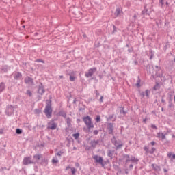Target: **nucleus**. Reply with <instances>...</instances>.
Returning a JSON list of instances; mask_svg holds the SVG:
<instances>
[{
    "label": "nucleus",
    "instance_id": "nucleus-1",
    "mask_svg": "<svg viewBox=\"0 0 175 175\" xmlns=\"http://www.w3.org/2000/svg\"><path fill=\"white\" fill-rule=\"evenodd\" d=\"M144 66L146 69L147 73L152 75L154 78L161 77V72H162L161 67L158 66H155L154 67L149 63H148L146 65H144Z\"/></svg>",
    "mask_w": 175,
    "mask_h": 175
},
{
    "label": "nucleus",
    "instance_id": "nucleus-2",
    "mask_svg": "<svg viewBox=\"0 0 175 175\" xmlns=\"http://www.w3.org/2000/svg\"><path fill=\"white\" fill-rule=\"evenodd\" d=\"M53 97L51 96H49V100H46V107L44 110V113L46 116V118H51L53 116V109H51V100Z\"/></svg>",
    "mask_w": 175,
    "mask_h": 175
},
{
    "label": "nucleus",
    "instance_id": "nucleus-3",
    "mask_svg": "<svg viewBox=\"0 0 175 175\" xmlns=\"http://www.w3.org/2000/svg\"><path fill=\"white\" fill-rule=\"evenodd\" d=\"M33 160L36 161V163H38V165H42V166H47L49 163L48 160L43 157L42 154H36L33 155Z\"/></svg>",
    "mask_w": 175,
    "mask_h": 175
},
{
    "label": "nucleus",
    "instance_id": "nucleus-4",
    "mask_svg": "<svg viewBox=\"0 0 175 175\" xmlns=\"http://www.w3.org/2000/svg\"><path fill=\"white\" fill-rule=\"evenodd\" d=\"M83 122H85L88 129V131L92 132V131H91V129L94 128V123L92 122V118H91V117H90V116H87L83 118Z\"/></svg>",
    "mask_w": 175,
    "mask_h": 175
},
{
    "label": "nucleus",
    "instance_id": "nucleus-5",
    "mask_svg": "<svg viewBox=\"0 0 175 175\" xmlns=\"http://www.w3.org/2000/svg\"><path fill=\"white\" fill-rule=\"evenodd\" d=\"M111 140V142L115 146V148L113 147V148H114L116 151H118V150H120V148H122V147L124 146V144L122 143V141L117 140V139L116 138V136H113Z\"/></svg>",
    "mask_w": 175,
    "mask_h": 175
},
{
    "label": "nucleus",
    "instance_id": "nucleus-6",
    "mask_svg": "<svg viewBox=\"0 0 175 175\" xmlns=\"http://www.w3.org/2000/svg\"><path fill=\"white\" fill-rule=\"evenodd\" d=\"M32 159V157H25L23 159V165H24L25 166H28V165H35L36 163V162L31 161Z\"/></svg>",
    "mask_w": 175,
    "mask_h": 175
},
{
    "label": "nucleus",
    "instance_id": "nucleus-7",
    "mask_svg": "<svg viewBox=\"0 0 175 175\" xmlns=\"http://www.w3.org/2000/svg\"><path fill=\"white\" fill-rule=\"evenodd\" d=\"M5 113L6 116H12V114L14 113V106L12 105H8L6 107Z\"/></svg>",
    "mask_w": 175,
    "mask_h": 175
},
{
    "label": "nucleus",
    "instance_id": "nucleus-8",
    "mask_svg": "<svg viewBox=\"0 0 175 175\" xmlns=\"http://www.w3.org/2000/svg\"><path fill=\"white\" fill-rule=\"evenodd\" d=\"M96 70H98L96 67L90 68L88 70V72H85V77H91L94 75V73H95V72H96Z\"/></svg>",
    "mask_w": 175,
    "mask_h": 175
},
{
    "label": "nucleus",
    "instance_id": "nucleus-9",
    "mask_svg": "<svg viewBox=\"0 0 175 175\" xmlns=\"http://www.w3.org/2000/svg\"><path fill=\"white\" fill-rule=\"evenodd\" d=\"M107 128L109 135H114V124L113 123H108Z\"/></svg>",
    "mask_w": 175,
    "mask_h": 175
},
{
    "label": "nucleus",
    "instance_id": "nucleus-10",
    "mask_svg": "<svg viewBox=\"0 0 175 175\" xmlns=\"http://www.w3.org/2000/svg\"><path fill=\"white\" fill-rule=\"evenodd\" d=\"M93 159H94L96 163H100H100L102 164L103 157L96 154L93 157Z\"/></svg>",
    "mask_w": 175,
    "mask_h": 175
},
{
    "label": "nucleus",
    "instance_id": "nucleus-11",
    "mask_svg": "<svg viewBox=\"0 0 175 175\" xmlns=\"http://www.w3.org/2000/svg\"><path fill=\"white\" fill-rule=\"evenodd\" d=\"M25 84H30L33 85V79L31 77H26L24 80Z\"/></svg>",
    "mask_w": 175,
    "mask_h": 175
},
{
    "label": "nucleus",
    "instance_id": "nucleus-12",
    "mask_svg": "<svg viewBox=\"0 0 175 175\" xmlns=\"http://www.w3.org/2000/svg\"><path fill=\"white\" fill-rule=\"evenodd\" d=\"M44 92H46V90H44V86H43V83H40L38 86V93L40 94V95H43Z\"/></svg>",
    "mask_w": 175,
    "mask_h": 175
},
{
    "label": "nucleus",
    "instance_id": "nucleus-13",
    "mask_svg": "<svg viewBox=\"0 0 175 175\" xmlns=\"http://www.w3.org/2000/svg\"><path fill=\"white\" fill-rule=\"evenodd\" d=\"M116 152V150L109 149L107 151V157L110 158V159H113V154Z\"/></svg>",
    "mask_w": 175,
    "mask_h": 175
},
{
    "label": "nucleus",
    "instance_id": "nucleus-14",
    "mask_svg": "<svg viewBox=\"0 0 175 175\" xmlns=\"http://www.w3.org/2000/svg\"><path fill=\"white\" fill-rule=\"evenodd\" d=\"M9 70V66L8 65H4L0 68V73H8Z\"/></svg>",
    "mask_w": 175,
    "mask_h": 175
},
{
    "label": "nucleus",
    "instance_id": "nucleus-15",
    "mask_svg": "<svg viewBox=\"0 0 175 175\" xmlns=\"http://www.w3.org/2000/svg\"><path fill=\"white\" fill-rule=\"evenodd\" d=\"M98 144H99V139L98 140L94 139L90 142L91 147H92L93 148H95V147H96V146H98Z\"/></svg>",
    "mask_w": 175,
    "mask_h": 175
},
{
    "label": "nucleus",
    "instance_id": "nucleus-16",
    "mask_svg": "<svg viewBox=\"0 0 175 175\" xmlns=\"http://www.w3.org/2000/svg\"><path fill=\"white\" fill-rule=\"evenodd\" d=\"M23 77V74L20 72H16L14 74V80H18L19 79H21Z\"/></svg>",
    "mask_w": 175,
    "mask_h": 175
},
{
    "label": "nucleus",
    "instance_id": "nucleus-17",
    "mask_svg": "<svg viewBox=\"0 0 175 175\" xmlns=\"http://www.w3.org/2000/svg\"><path fill=\"white\" fill-rule=\"evenodd\" d=\"M157 137L161 139V140H166L165 135L163 133L159 132L157 133Z\"/></svg>",
    "mask_w": 175,
    "mask_h": 175
},
{
    "label": "nucleus",
    "instance_id": "nucleus-18",
    "mask_svg": "<svg viewBox=\"0 0 175 175\" xmlns=\"http://www.w3.org/2000/svg\"><path fill=\"white\" fill-rule=\"evenodd\" d=\"M151 167L153 170H154L155 172H161V166L157 164H152Z\"/></svg>",
    "mask_w": 175,
    "mask_h": 175
},
{
    "label": "nucleus",
    "instance_id": "nucleus-19",
    "mask_svg": "<svg viewBox=\"0 0 175 175\" xmlns=\"http://www.w3.org/2000/svg\"><path fill=\"white\" fill-rule=\"evenodd\" d=\"M57 116H59L60 117H64V118H66V112L64 110H61L58 112Z\"/></svg>",
    "mask_w": 175,
    "mask_h": 175
},
{
    "label": "nucleus",
    "instance_id": "nucleus-20",
    "mask_svg": "<svg viewBox=\"0 0 175 175\" xmlns=\"http://www.w3.org/2000/svg\"><path fill=\"white\" fill-rule=\"evenodd\" d=\"M133 162V163H136V165H137V162H139V159L133 157V156H131V159H130V162Z\"/></svg>",
    "mask_w": 175,
    "mask_h": 175
},
{
    "label": "nucleus",
    "instance_id": "nucleus-21",
    "mask_svg": "<svg viewBox=\"0 0 175 175\" xmlns=\"http://www.w3.org/2000/svg\"><path fill=\"white\" fill-rule=\"evenodd\" d=\"M174 105H173V98H169L168 100V107L169 109H172V107H174Z\"/></svg>",
    "mask_w": 175,
    "mask_h": 175
},
{
    "label": "nucleus",
    "instance_id": "nucleus-22",
    "mask_svg": "<svg viewBox=\"0 0 175 175\" xmlns=\"http://www.w3.org/2000/svg\"><path fill=\"white\" fill-rule=\"evenodd\" d=\"M123 158L126 159V163H128V162H131V157L129 156V154H123Z\"/></svg>",
    "mask_w": 175,
    "mask_h": 175
},
{
    "label": "nucleus",
    "instance_id": "nucleus-23",
    "mask_svg": "<svg viewBox=\"0 0 175 175\" xmlns=\"http://www.w3.org/2000/svg\"><path fill=\"white\" fill-rule=\"evenodd\" d=\"M5 88H6V85L5 83L1 82L0 83V94L5 90Z\"/></svg>",
    "mask_w": 175,
    "mask_h": 175
},
{
    "label": "nucleus",
    "instance_id": "nucleus-24",
    "mask_svg": "<svg viewBox=\"0 0 175 175\" xmlns=\"http://www.w3.org/2000/svg\"><path fill=\"white\" fill-rule=\"evenodd\" d=\"M146 14L147 15H150V12H148V8H146V6L144 7V10H142V16H146Z\"/></svg>",
    "mask_w": 175,
    "mask_h": 175
},
{
    "label": "nucleus",
    "instance_id": "nucleus-25",
    "mask_svg": "<svg viewBox=\"0 0 175 175\" xmlns=\"http://www.w3.org/2000/svg\"><path fill=\"white\" fill-rule=\"evenodd\" d=\"M120 15H121V9L116 8L115 11V16H116V17H118Z\"/></svg>",
    "mask_w": 175,
    "mask_h": 175
},
{
    "label": "nucleus",
    "instance_id": "nucleus-26",
    "mask_svg": "<svg viewBox=\"0 0 175 175\" xmlns=\"http://www.w3.org/2000/svg\"><path fill=\"white\" fill-rule=\"evenodd\" d=\"M49 129H52V131H54V129H57V123L53 122V123L51 124Z\"/></svg>",
    "mask_w": 175,
    "mask_h": 175
},
{
    "label": "nucleus",
    "instance_id": "nucleus-27",
    "mask_svg": "<svg viewBox=\"0 0 175 175\" xmlns=\"http://www.w3.org/2000/svg\"><path fill=\"white\" fill-rule=\"evenodd\" d=\"M170 48V44H169V42H166L163 48V50L164 51H166L168 49Z\"/></svg>",
    "mask_w": 175,
    "mask_h": 175
},
{
    "label": "nucleus",
    "instance_id": "nucleus-28",
    "mask_svg": "<svg viewBox=\"0 0 175 175\" xmlns=\"http://www.w3.org/2000/svg\"><path fill=\"white\" fill-rule=\"evenodd\" d=\"M161 96V103L162 106H166V100H165V94Z\"/></svg>",
    "mask_w": 175,
    "mask_h": 175
},
{
    "label": "nucleus",
    "instance_id": "nucleus-29",
    "mask_svg": "<svg viewBox=\"0 0 175 175\" xmlns=\"http://www.w3.org/2000/svg\"><path fill=\"white\" fill-rule=\"evenodd\" d=\"M149 54H150L149 59H152V58H154V51H152V49H150L149 51Z\"/></svg>",
    "mask_w": 175,
    "mask_h": 175
},
{
    "label": "nucleus",
    "instance_id": "nucleus-30",
    "mask_svg": "<svg viewBox=\"0 0 175 175\" xmlns=\"http://www.w3.org/2000/svg\"><path fill=\"white\" fill-rule=\"evenodd\" d=\"M66 122L68 126H70V125H72V124L70 123L72 122V120H70V118H67Z\"/></svg>",
    "mask_w": 175,
    "mask_h": 175
},
{
    "label": "nucleus",
    "instance_id": "nucleus-31",
    "mask_svg": "<svg viewBox=\"0 0 175 175\" xmlns=\"http://www.w3.org/2000/svg\"><path fill=\"white\" fill-rule=\"evenodd\" d=\"M151 93V92L149 90H146L145 91V96L148 99V98H150V94Z\"/></svg>",
    "mask_w": 175,
    "mask_h": 175
},
{
    "label": "nucleus",
    "instance_id": "nucleus-32",
    "mask_svg": "<svg viewBox=\"0 0 175 175\" xmlns=\"http://www.w3.org/2000/svg\"><path fill=\"white\" fill-rule=\"evenodd\" d=\"M140 82H141V81H140V77H138V79H137V83L135 84L137 88H140V87H141V85H140Z\"/></svg>",
    "mask_w": 175,
    "mask_h": 175
},
{
    "label": "nucleus",
    "instance_id": "nucleus-33",
    "mask_svg": "<svg viewBox=\"0 0 175 175\" xmlns=\"http://www.w3.org/2000/svg\"><path fill=\"white\" fill-rule=\"evenodd\" d=\"M69 169H71V172H72V175H75L76 174V172H77V170H76V168L75 167H68Z\"/></svg>",
    "mask_w": 175,
    "mask_h": 175
},
{
    "label": "nucleus",
    "instance_id": "nucleus-34",
    "mask_svg": "<svg viewBox=\"0 0 175 175\" xmlns=\"http://www.w3.org/2000/svg\"><path fill=\"white\" fill-rule=\"evenodd\" d=\"M16 135H21V133H23V129H18V128L16 129Z\"/></svg>",
    "mask_w": 175,
    "mask_h": 175
},
{
    "label": "nucleus",
    "instance_id": "nucleus-35",
    "mask_svg": "<svg viewBox=\"0 0 175 175\" xmlns=\"http://www.w3.org/2000/svg\"><path fill=\"white\" fill-rule=\"evenodd\" d=\"M72 136L74 137L75 140H77V139H79V137L80 136V133H76L72 134Z\"/></svg>",
    "mask_w": 175,
    "mask_h": 175
},
{
    "label": "nucleus",
    "instance_id": "nucleus-36",
    "mask_svg": "<svg viewBox=\"0 0 175 175\" xmlns=\"http://www.w3.org/2000/svg\"><path fill=\"white\" fill-rule=\"evenodd\" d=\"M155 151H157V148L152 147V148H151V150L149 151V154H154V152H155Z\"/></svg>",
    "mask_w": 175,
    "mask_h": 175
},
{
    "label": "nucleus",
    "instance_id": "nucleus-37",
    "mask_svg": "<svg viewBox=\"0 0 175 175\" xmlns=\"http://www.w3.org/2000/svg\"><path fill=\"white\" fill-rule=\"evenodd\" d=\"M27 95H28L29 96V98H31L32 96V92H31V90H27L26 92Z\"/></svg>",
    "mask_w": 175,
    "mask_h": 175
},
{
    "label": "nucleus",
    "instance_id": "nucleus-38",
    "mask_svg": "<svg viewBox=\"0 0 175 175\" xmlns=\"http://www.w3.org/2000/svg\"><path fill=\"white\" fill-rule=\"evenodd\" d=\"M163 144L164 146H167L169 147V146H170V141L166 139Z\"/></svg>",
    "mask_w": 175,
    "mask_h": 175
},
{
    "label": "nucleus",
    "instance_id": "nucleus-39",
    "mask_svg": "<svg viewBox=\"0 0 175 175\" xmlns=\"http://www.w3.org/2000/svg\"><path fill=\"white\" fill-rule=\"evenodd\" d=\"M76 80V77L72 76V75L70 74V81H75Z\"/></svg>",
    "mask_w": 175,
    "mask_h": 175
},
{
    "label": "nucleus",
    "instance_id": "nucleus-40",
    "mask_svg": "<svg viewBox=\"0 0 175 175\" xmlns=\"http://www.w3.org/2000/svg\"><path fill=\"white\" fill-rule=\"evenodd\" d=\"M96 122H100V116L98 115L96 118Z\"/></svg>",
    "mask_w": 175,
    "mask_h": 175
},
{
    "label": "nucleus",
    "instance_id": "nucleus-41",
    "mask_svg": "<svg viewBox=\"0 0 175 175\" xmlns=\"http://www.w3.org/2000/svg\"><path fill=\"white\" fill-rule=\"evenodd\" d=\"M100 165H101L103 167H105V165H107V161H103V159L102 163H100Z\"/></svg>",
    "mask_w": 175,
    "mask_h": 175
},
{
    "label": "nucleus",
    "instance_id": "nucleus-42",
    "mask_svg": "<svg viewBox=\"0 0 175 175\" xmlns=\"http://www.w3.org/2000/svg\"><path fill=\"white\" fill-rule=\"evenodd\" d=\"M113 167L115 169V170H118L120 169V167L116 164H113Z\"/></svg>",
    "mask_w": 175,
    "mask_h": 175
},
{
    "label": "nucleus",
    "instance_id": "nucleus-43",
    "mask_svg": "<svg viewBox=\"0 0 175 175\" xmlns=\"http://www.w3.org/2000/svg\"><path fill=\"white\" fill-rule=\"evenodd\" d=\"M64 154V150H60V151H59L57 154H56V155H57V157H61V154Z\"/></svg>",
    "mask_w": 175,
    "mask_h": 175
},
{
    "label": "nucleus",
    "instance_id": "nucleus-44",
    "mask_svg": "<svg viewBox=\"0 0 175 175\" xmlns=\"http://www.w3.org/2000/svg\"><path fill=\"white\" fill-rule=\"evenodd\" d=\"M113 30L112 31V33H116V32H117V27H116V25H113Z\"/></svg>",
    "mask_w": 175,
    "mask_h": 175
},
{
    "label": "nucleus",
    "instance_id": "nucleus-45",
    "mask_svg": "<svg viewBox=\"0 0 175 175\" xmlns=\"http://www.w3.org/2000/svg\"><path fill=\"white\" fill-rule=\"evenodd\" d=\"M93 135H99V131L98 130H94L93 131Z\"/></svg>",
    "mask_w": 175,
    "mask_h": 175
},
{
    "label": "nucleus",
    "instance_id": "nucleus-46",
    "mask_svg": "<svg viewBox=\"0 0 175 175\" xmlns=\"http://www.w3.org/2000/svg\"><path fill=\"white\" fill-rule=\"evenodd\" d=\"M120 113H121V114H124V116H125V114H126V112L125 111V110H124V108H122V109L120 110Z\"/></svg>",
    "mask_w": 175,
    "mask_h": 175
},
{
    "label": "nucleus",
    "instance_id": "nucleus-47",
    "mask_svg": "<svg viewBox=\"0 0 175 175\" xmlns=\"http://www.w3.org/2000/svg\"><path fill=\"white\" fill-rule=\"evenodd\" d=\"M158 88H159V84L154 85V88H153V90H154V91H157V90H158Z\"/></svg>",
    "mask_w": 175,
    "mask_h": 175
},
{
    "label": "nucleus",
    "instance_id": "nucleus-48",
    "mask_svg": "<svg viewBox=\"0 0 175 175\" xmlns=\"http://www.w3.org/2000/svg\"><path fill=\"white\" fill-rule=\"evenodd\" d=\"M128 53H132L133 51V47L131 46V48H129Z\"/></svg>",
    "mask_w": 175,
    "mask_h": 175
},
{
    "label": "nucleus",
    "instance_id": "nucleus-49",
    "mask_svg": "<svg viewBox=\"0 0 175 175\" xmlns=\"http://www.w3.org/2000/svg\"><path fill=\"white\" fill-rule=\"evenodd\" d=\"M150 126L152 129H158V127H157V125L155 124H151Z\"/></svg>",
    "mask_w": 175,
    "mask_h": 175
},
{
    "label": "nucleus",
    "instance_id": "nucleus-50",
    "mask_svg": "<svg viewBox=\"0 0 175 175\" xmlns=\"http://www.w3.org/2000/svg\"><path fill=\"white\" fill-rule=\"evenodd\" d=\"M36 62H42V64H44V60H42V59H38Z\"/></svg>",
    "mask_w": 175,
    "mask_h": 175
},
{
    "label": "nucleus",
    "instance_id": "nucleus-51",
    "mask_svg": "<svg viewBox=\"0 0 175 175\" xmlns=\"http://www.w3.org/2000/svg\"><path fill=\"white\" fill-rule=\"evenodd\" d=\"M85 151H90V150H91V147L87 146H85Z\"/></svg>",
    "mask_w": 175,
    "mask_h": 175
},
{
    "label": "nucleus",
    "instance_id": "nucleus-52",
    "mask_svg": "<svg viewBox=\"0 0 175 175\" xmlns=\"http://www.w3.org/2000/svg\"><path fill=\"white\" fill-rule=\"evenodd\" d=\"M59 161L58 160H55L54 159H52V163H58Z\"/></svg>",
    "mask_w": 175,
    "mask_h": 175
},
{
    "label": "nucleus",
    "instance_id": "nucleus-53",
    "mask_svg": "<svg viewBox=\"0 0 175 175\" xmlns=\"http://www.w3.org/2000/svg\"><path fill=\"white\" fill-rule=\"evenodd\" d=\"M140 96H142V98H144V96H146L144 92H141Z\"/></svg>",
    "mask_w": 175,
    "mask_h": 175
},
{
    "label": "nucleus",
    "instance_id": "nucleus-54",
    "mask_svg": "<svg viewBox=\"0 0 175 175\" xmlns=\"http://www.w3.org/2000/svg\"><path fill=\"white\" fill-rule=\"evenodd\" d=\"M144 150L146 151V152H148V148L147 146H144Z\"/></svg>",
    "mask_w": 175,
    "mask_h": 175
},
{
    "label": "nucleus",
    "instance_id": "nucleus-55",
    "mask_svg": "<svg viewBox=\"0 0 175 175\" xmlns=\"http://www.w3.org/2000/svg\"><path fill=\"white\" fill-rule=\"evenodd\" d=\"M159 3H161V6H163V5H165L163 0H159Z\"/></svg>",
    "mask_w": 175,
    "mask_h": 175
},
{
    "label": "nucleus",
    "instance_id": "nucleus-56",
    "mask_svg": "<svg viewBox=\"0 0 175 175\" xmlns=\"http://www.w3.org/2000/svg\"><path fill=\"white\" fill-rule=\"evenodd\" d=\"M172 155H173V153H172V152H170L167 154L168 158H172Z\"/></svg>",
    "mask_w": 175,
    "mask_h": 175
},
{
    "label": "nucleus",
    "instance_id": "nucleus-57",
    "mask_svg": "<svg viewBox=\"0 0 175 175\" xmlns=\"http://www.w3.org/2000/svg\"><path fill=\"white\" fill-rule=\"evenodd\" d=\"M96 92V98H98L99 96V92H98V90H95Z\"/></svg>",
    "mask_w": 175,
    "mask_h": 175
},
{
    "label": "nucleus",
    "instance_id": "nucleus-58",
    "mask_svg": "<svg viewBox=\"0 0 175 175\" xmlns=\"http://www.w3.org/2000/svg\"><path fill=\"white\" fill-rule=\"evenodd\" d=\"M114 117V114L110 115L109 116V120H113V118Z\"/></svg>",
    "mask_w": 175,
    "mask_h": 175
},
{
    "label": "nucleus",
    "instance_id": "nucleus-59",
    "mask_svg": "<svg viewBox=\"0 0 175 175\" xmlns=\"http://www.w3.org/2000/svg\"><path fill=\"white\" fill-rule=\"evenodd\" d=\"M99 102H100V103L103 102V96H100Z\"/></svg>",
    "mask_w": 175,
    "mask_h": 175
},
{
    "label": "nucleus",
    "instance_id": "nucleus-60",
    "mask_svg": "<svg viewBox=\"0 0 175 175\" xmlns=\"http://www.w3.org/2000/svg\"><path fill=\"white\" fill-rule=\"evenodd\" d=\"M129 169H130V170L133 169V164H130V165H129Z\"/></svg>",
    "mask_w": 175,
    "mask_h": 175
},
{
    "label": "nucleus",
    "instance_id": "nucleus-61",
    "mask_svg": "<svg viewBox=\"0 0 175 175\" xmlns=\"http://www.w3.org/2000/svg\"><path fill=\"white\" fill-rule=\"evenodd\" d=\"M155 141H152L151 143H150V144H151V146H155Z\"/></svg>",
    "mask_w": 175,
    "mask_h": 175
},
{
    "label": "nucleus",
    "instance_id": "nucleus-62",
    "mask_svg": "<svg viewBox=\"0 0 175 175\" xmlns=\"http://www.w3.org/2000/svg\"><path fill=\"white\" fill-rule=\"evenodd\" d=\"M80 166V164L79 163H75V167H79Z\"/></svg>",
    "mask_w": 175,
    "mask_h": 175
},
{
    "label": "nucleus",
    "instance_id": "nucleus-63",
    "mask_svg": "<svg viewBox=\"0 0 175 175\" xmlns=\"http://www.w3.org/2000/svg\"><path fill=\"white\" fill-rule=\"evenodd\" d=\"M172 132V130L167 129V133H170Z\"/></svg>",
    "mask_w": 175,
    "mask_h": 175
},
{
    "label": "nucleus",
    "instance_id": "nucleus-64",
    "mask_svg": "<svg viewBox=\"0 0 175 175\" xmlns=\"http://www.w3.org/2000/svg\"><path fill=\"white\" fill-rule=\"evenodd\" d=\"M171 159H175V154H172V156Z\"/></svg>",
    "mask_w": 175,
    "mask_h": 175
}]
</instances>
